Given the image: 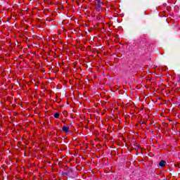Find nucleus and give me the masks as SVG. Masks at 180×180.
<instances>
[{
    "label": "nucleus",
    "instance_id": "obj_1",
    "mask_svg": "<svg viewBox=\"0 0 180 180\" xmlns=\"http://www.w3.org/2000/svg\"><path fill=\"white\" fill-rule=\"evenodd\" d=\"M95 9L97 12H103V3L101 0H96Z\"/></svg>",
    "mask_w": 180,
    "mask_h": 180
},
{
    "label": "nucleus",
    "instance_id": "obj_2",
    "mask_svg": "<svg viewBox=\"0 0 180 180\" xmlns=\"http://www.w3.org/2000/svg\"><path fill=\"white\" fill-rule=\"evenodd\" d=\"M63 131H64V133H68V131H70V127L68 126H63L62 128Z\"/></svg>",
    "mask_w": 180,
    "mask_h": 180
},
{
    "label": "nucleus",
    "instance_id": "obj_3",
    "mask_svg": "<svg viewBox=\"0 0 180 180\" xmlns=\"http://www.w3.org/2000/svg\"><path fill=\"white\" fill-rule=\"evenodd\" d=\"M159 165H160V167H162V168H164V167H165L167 165V162H165V160H161L159 162Z\"/></svg>",
    "mask_w": 180,
    "mask_h": 180
},
{
    "label": "nucleus",
    "instance_id": "obj_4",
    "mask_svg": "<svg viewBox=\"0 0 180 180\" xmlns=\"http://www.w3.org/2000/svg\"><path fill=\"white\" fill-rule=\"evenodd\" d=\"M53 116L55 119H58L60 117V113L56 112Z\"/></svg>",
    "mask_w": 180,
    "mask_h": 180
}]
</instances>
